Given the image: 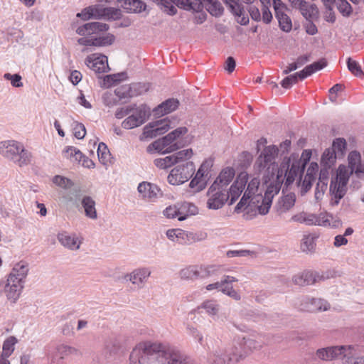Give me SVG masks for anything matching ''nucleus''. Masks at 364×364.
<instances>
[{"label":"nucleus","instance_id":"1a4fd4ad","mask_svg":"<svg viewBox=\"0 0 364 364\" xmlns=\"http://www.w3.org/2000/svg\"><path fill=\"white\" fill-rule=\"evenodd\" d=\"M195 172V166L191 161H186L174 167L167 177L168 182L173 186L183 184L188 181Z\"/></svg>","mask_w":364,"mask_h":364},{"label":"nucleus","instance_id":"ddd939ff","mask_svg":"<svg viewBox=\"0 0 364 364\" xmlns=\"http://www.w3.org/2000/svg\"><path fill=\"white\" fill-rule=\"evenodd\" d=\"M151 272L148 267H141L134 269L130 273L126 274L124 279L129 281L132 284L141 289L147 282L149 277L151 276Z\"/></svg>","mask_w":364,"mask_h":364},{"label":"nucleus","instance_id":"aec40b11","mask_svg":"<svg viewBox=\"0 0 364 364\" xmlns=\"http://www.w3.org/2000/svg\"><path fill=\"white\" fill-rule=\"evenodd\" d=\"M170 128L169 121L167 119L150 122L144 128V134L146 137L154 138L166 132Z\"/></svg>","mask_w":364,"mask_h":364},{"label":"nucleus","instance_id":"79ce46f5","mask_svg":"<svg viewBox=\"0 0 364 364\" xmlns=\"http://www.w3.org/2000/svg\"><path fill=\"white\" fill-rule=\"evenodd\" d=\"M304 171V167L300 170V166L298 163H293L290 168H289L285 176V186H289L291 185L295 178L297 176L299 172Z\"/></svg>","mask_w":364,"mask_h":364},{"label":"nucleus","instance_id":"4468645a","mask_svg":"<svg viewBox=\"0 0 364 364\" xmlns=\"http://www.w3.org/2000/svg\"><path fill=\"white\" fill-rule=\"evenodd\" d=\"M29 272V264L27 262L21 260L16 263L8 275L9 282L25 284Z\"/></svg>","mask_w":364,"mask_h":364},{"label":"nucleus","instance_id":"5fc2aeb1","mask_svg":"<svg viewBox=\"0 0 364 364\" xmlns=\"http://www.w3.org/2000/svg\"><path fill=\"white\" fill-rule=\"evenodd\" d=\"M97 155L99 161L104 165H106L109 160L110 153L107 145L101 142L98 145Z\"/></svg>","mask_w":364,"mask_h":364},{"label":"nucleus","instance_id":"052dcab7","mask_svg":"<svg viewBox=\"0 0 364 364\" xmlns=\"http://www.w3.org/2000/svg\"><path fill=\"white\" fill-rule=\"evenodd\" d=\"M193 150L192 149H187L184 150L179 151L174 154H172V157L174 159V164H178L181 161H186L187 159H189L192 155H193Z\"/></svg>","mask_w":364,"mask_h":364},{"label":"nucleus","instance_id":"20e7f679","mask_svg":"<svg viewBox=\"0 0 364 364\" xmlns=\"http://www.w3.org/2000/svg\"><path fill=\"white\" fill-rule=\"evenodd\" d=\"M0 154L20 167L30 164L32 159L31 153L16 140L0 141Z\"/></svg>","mask_w":364,"mask_h":364},{"label":"nucleus","instance_id":"e433bc0d","mask_svg":"<svg viewBox=\"0 0 364 364\" xmlns=\"http://www.w3.org/2000/svg\"><path fill=\"white\" fill-rule=\"evenodd\" d=\"M123 7L129 12L141 13L146 10V5L141 0H124Z\"/></svg>","mask_w":364,"mask_h":364},{"label":"nucleus","instance_id":"f257e3e1","mask_svg":"<svg viewBox=\"0 0 364 364\" xmlns=\"http://www.w3.org/2000/svg\"><path fill=\"white\" fill-rule=\"evenodd\" d=\"M129 360L131 364H192L191 359L174 346L151 342L138 344Z\"/></svg>","mask_w":364,"mask_h":364},{"label":"nucleus","instance_id":"7ed1b4c3","mask_svg":"<svg viewBox=\"0 0 364 364\" xmlns=\"http://www.w3.org/2000/svg\"><path fill=\"white\" fill-rule=\"evenodd\" d=\"M259 183V179L256 177H254L248 183L246 191L235 208L236 213H240L242 209L251 208L254 205L257 207L259 214L266 215L268 213L272 200L266 196L263 197L261 193H257Z\"/></svg>","mask_w":364,"mask_h":364},{"label":"nucleus","instance_id":"f3484780","mask_svg":"<svg viewBox=\"0 0 364 364\" xmlns=\"http://www.w3.org/2000/svg\"><path fill=\"white\" fill-rule=\"evenodd\" d=\"M299 309L309 312L325 311L330 309V304L323 299L305 297L302 299Z\"/></svg>","mask_w":364,"mask_h":364},{"label":"nucleus","instance_id":"49530a36","mask_svg":"<svg viewBox=\"0 0 364 364\" xmlns=\"http://www.w3.org/2000/svg\"><path fill=\"white\" fill-rule=\"evenodd\" d=\"M337 158H338V156L336 155L333 150H332L331 148L327 149L325 150L322 155L321 164L324 166L331 168L334 164Z\"/></svg>","mask_w":364,"mask_h":364},{"label":"nucleus","instance_id":"c85d7f7f","mask_svg":"<svg viewBox=\"0 0 364 364\" xmlns=\"http://www.w3.org/2000/svg\"><path fill=\"white\" fill-rule=\"evenodd\" d=\"M95 205V201L89 196H83L80 203V207L83 208L85 216L91 220H96L97 218Z\"/></svg>","mask_w":364,"mask_h":364},{"label":"nucleus","instance_id":"603ef678","mask_svg":"<svg viewBox=\"0 0 364 364\" xmlns=\"http://www.w3.org/2000/svg\"><path fill=\"white\" fill-rule=\"evenodd\" d=\"M166 236L173 242L181 243L182 240H184V237L187 236V233L181 229H170L166 231Z\"/></svg>","mask_w":364,"mask_h":364},{"label":"nucleus","instance_id":"ea45409f","mask_svg":"<svg viewBox=\"0 0 364 364\" xmlns=\"http://www.w3.org/2000/svg\"><path fill=\"white\" fill-rule=\"evenodd\" d=\"M301 7L299 11L301 15L306 19H311L318 14V9L315 4H309L306 1L301 2Z\"/></svg>","mask_w":364,"mask_h":364},{"label":"nucleus","instance_id":"9b49d317","mask_svg":"<svg viewBox=\"0 0 364 364\" xmlns=\"http://www.w3.org/2000/svg\"><path fill=\"white\" fill-rule=\"evenodd\" d=\"M156 4L161 6V9L169 15H175L177 9L173 4L178 7L187 11L196 10L191 0H153Z\"/></svg>","mask_w":364,"mask_h":364},{"label":"nucleus","instance_id":"69168bd1","mask_svg":"<svg viewBox=\"0 0 364 364\" xmlns=\"http://www.w3.org/2000/svg\"><path fill=\"white\" fill-rule=\"evenodd\" d=\"M301 71L296 73L293 75H290L286 77L282 82L281 85L282 87L285 89H289L293 84H296L298 82V80H301Z\"/></svg>","mask_w":364,"mask_h":364},{"label":"nucleus","instance_id":"dca6fc26","mask_svg":"<svg viewBox=\"0 0 364 364\" xmlns=\"http://www.w3.org/2000/svg\"><path fill=\"white\" fill-rule=\"evenodd\" d=\"M324 279L323 275L311 270H304L292 277L293 282L299 286L311 285Z\"/></svg>","mask_w":364,"mask_h":364},{"label":"nucleus","instance_id":"4c0bfd02","mask_svg":"<svg viewBox=\"0 0 364 364\" xmlns=\"http://www.w3.org/2000/svg\"><path fill=\"white\" fill-rule=\"evenodd\" d=\"M237 281L238 279L235 277L230 275H224L222 277L220 282L210 284L205 287V289L208 291L218 289L222 291L223 287H225V285L232 284L233 282H236Z\"/></svg>","mask_w":364,"mask_h":364},{"label":"nucleus","instance_id":"6e6d98bb","mask_svg":"<svg viewBox=\"0 0 364 364\" xmlns=\"http://www.w3.org/2000/svg\"><path fill=\"white\" fill-rule=\"evenodd\" d=\"M53 183L62 188L63 191L68 190L74 186L73 182L70 179L60 175L53 177Z\"/></svg>","mask_w":364,"mask_h":364},{"label":"nucleus","instance_id":"2f4dec72","mask_svg":"<svg viewBox=\"0 0 364 364\" xmlns=\"http://www.w3.org/2000/svg\"><path fill=\"white\" fill-rule=\"evenodd\" d=\"M179 105V102L176 99L171 98L162 102L154 109L155 114L164 115L173 111H175Z\"/></svg>","mask_w":364,"mask_h":364},{"label":"nucleus","instance_id":"0e129e2a","mask_svg":"<svg viewBox=\"0 0 364 364\" xmlns=\"http://www.w3.org/2000/svg\"><path fill=\"white\" fill-rule=\"evenodd\" d=\"M133 97L141 95L149 90V85L147 83H136L130 85Z\"/></svg>","mask_w":364,"mask_h":364},{"label":"nucleus","instance_id":"a19ab883","mask_svg":"<svg viewBox=\"0 0 364 364\" xmlns=\"http://www.w3.org/2000/svg\"><path fill=\"white\" fill-rule=\"evenodd\" d=\"M220 270V266L208 265L198 267L199 278L205 279L217 275Z\"/></svg>","mask_w":364,"mask_h":364},{"label":"nucleus","instance_id":"c03bdc74","mask_svg":"<svg viewBox=\"0 0 364 364\" xmlns=\"http://www.w3.org/2000/svg\"><path fill=\"white\" fill-rule=\"evenodd\" d=\"M208 4L206 5L207 10L209 13L215 16L222 15L223 12V7L220 2L218 0H203Z\"/></svg>","mask_w":364,"mask_h":364},{"label":"nucleus","instance_id":"338daca9","mask_svg":"<svg viewBox=\"0 0 364 364\" xmlns=\"http://www.w3.org/2000/svg\"><path fill=\"white\" fill-rule=\"evenodd\" d=\"M338 4L337 6L339 12L343 16H349L353 11L351 5L346 0H338Z\"/></svg>","mask_w":364,"mask_h":364},{"label":"nucleus","instance_id":"de8ad7c7","mask_svg":"<svg viewBox=\"0 0 364 364\" xmlns=\"http://www.w3.org/2000/svg\"><path fill=\"white\" fill-rule=\"evenodd\" d=\"M314 220V214H307L306 213H300L293 215L291 218V221L297 222L299 223H305L308 225H312L314 223H316Z\"/></svg>","mask_w":364,"mask_h":364},{"label":"nucleus","instance_id":"0eeeda50","mask_svg":"<svg viewBox=\"0 0 364 364\" xmlns=\"http://www.w3.org/2000/svg\"><path fill=\"white\" fill-rule=\"evenodd\" d=\"M245 358L236 346L227 348L223 345L215 346L208 357L209 364H235Z\"/></svg>","mask_w":364,"mask_h":364},{"label":"nucleus","instance_id":"4d7b16f0","mask_svg":"<svg viewBox=\"0 0 364 364\" xmlns=\"http://www.w3.org/2000/svg\"><path fill=\"white\" fill-rule=\"evenodd\" d=\"M114 94L118 101L133 97L130 85H124L117 88L114 90Z\"/></svg>","mask_w":364,"mask_h":364},{"label":"nucleus","instance_id":"393cba45","mask_svg":"<svg viewBox=\"0 0 364 364\" xmlns=\"http://www.w3.org/2000/svg\"><path fill=\"white\" fill-rule=\"evenodd\" d=\"M58 242L65 247L70 250H77L80 249L82 241L75 234H68L67 232H60L57 236Z\"/></svg>","mask_w":364,"mask_h":364},{"label":"nucleus","instance_id":"cd10ccee","mask_svg":"<svg viewBox=\"0 0 364 364\" xmlns=\"http://www.w3.org/2000/svg\"><path fill=\"white\" fill-rule=\"evenodd\" d=\"M348 166H346L350 172V175L355 172L357 175L364 173V165L361 164V156L359 152L353 151L348 156Z\"/></svg>","mask_w":364,"mask_h":364},{"label":"nucleus","instance_id":"864d4df0","mask_svg":"<svg viewBox=\"0 0 364 364\" xmlns=\"http://www.w3.org/2000/svg\"><path fill=\"white\" fill-rule=\"evenodd\" d=\"M182 279H194L199 278L198 267L196 266H189L183 269L180 272Z\"/></svg>","mask_w":364,"mask_h":364},{"label":"nucleus","instance_id":"f8f14e48","mask_svg":"<svg viewBox=\"0 0 364 364\" xmlns=\"http://www.w3.org/2000/svg\"><path fill=\"white\" fill-rule=\"evenodd\" d=\"M82 191L79 186H73L66 191H60V200L68 208L75 207L80 210Z\"/></svg>","mask_w":364,"mask_h":364},{"label":"nucleus","instance_id":"f03ea898","mask_svg":"<svg viewBox=\"0 0 364 364\" xmlns=\"http://www.w3.org/2000/svg\"><path fill=\"white\" fill-rule=\"evenodd\" d=\"M277 153L278 149L275 146L265 147L258 156L255 167L258 172H262L266 169L269 178L275 177L278 182H283L290 166V159H288L287 161H284L278 167V165L274 162Z\"/></svg>","mask_w":364,"mask_h":364},{"label":"nucleus","instance_id":"c756f323","mask_svg":"<svg viewBox=\"0 0 364 364\" xmlns=\"http://www.w3.org/2000/svg\"><path fill=\"white\" fill-rule=\"evenodd\" d=\"M296 195L294 193H289L279 200L276 208L279 214H283L291 210L295 205Z\"/></svg>","mask_w":364,"mask_h":364},{"label":"nucleus","instance_id":"9d476101","mask_svg":"<svg viewBox=\"0 0 364 364\" xmlns=\"http://www.w3.org/2000/svg\"><path fill=\"white\" fill-rule=\"evenodd\" d=\"M237 343L241 348V351L239 353L245 355V358L248 354L261 350L265 342L262 335L253 333L243 336L242 338H238Z\"/></svg>","mask_w":364,"mask_h":364},{"label":"nucleus","instance_id":"b1692460","mask_svg":"<svg viewBox=\"0 0 364 364\" xmlns=\"http://www.w3.org/2000/svg\"><path fill=\"white\" fill-rule=\"evenodd\" d=\"M109 26L107 23L101 22H90L79 26L76 33L80 36H91L100 32L107 31Z\"/></svg>","mask_w":364,"mask_h":364},{"label":"nucleus","instance_id":"09e8293b","mask_svg":"<svg viewBox=\"0 0 364 364\" xmlns=\"http://www.w3.org/2000/svg\"><path fill=\"white\" fill-rule=\"evenodd\" d=\"M17 343V339L14 336L9 337L3 344L2 356L5 358L9 357L14 350V345Z\"/></svg>","mask_w":364,"mask_h":364},{"label":"nucleus","instance_id":"412c9836","mask_svg":"<svg viewBox=\"0 0 364 364\" xmlns=\"http://www.w3.org/2000/svg\"><path fill=\"white\" fill-rule=\"evenodd\" d=\"M341 356L338 359L343 364H364V357L359 355L358 350L352 346H341Z\"/></svg>","mask_w":364,"mask_h":364},{"label":"nucleus","instance_id":"473e14b6","mask_svg":"<svg viewBox=\"0 0 364 364\" xmlns=\"http://www.w3.org/2000/svg\"><path fill=\"white\" fill-rule=\"evenodd\" d=\"M204 310L205 312L210 316H215L218 314L220 306L216 300L207 299L203 301L198 306V310L201 312L200 310Z\"/></svg>","mask_w":364,"mask_h":364},{"label":"nucleus","instance_id":"37998d69","mask_svg":"<svg viewBox=\"0 0 364 364\" xmlns=\"http://www.w3.org/2000/svg\"><path fill=\"white\" fill-rule=\"evenodd\" d=\"M64 157L70 159L72 161L80 162L83 157V154L74 146H67L63 151Z\"/></svg>","mask_w":364,"mask_h":364},{"label":"nucleus","instance_id":"680f3d73","mask_svg":"<svg viewBox=\"0 0 364 364\" xmlns=\"http://www.w3.org/2000/svg\"><path fill=\"white\" fill-rule=\"evenodd\" d=\"M173 161L174 159L172 157L171 155H170L166 156L165 158L156 159L154 161V164L156 167L161 169H166L175 164Z\"/></svg>","mask_w":364,"mask_h":364},{"label":"nucleus","instance_id":"c9c22d12","mask_svg":"<svg viewBox=\"0 0 364 364\" xmlns=\"http://www.w3.org/2000/svg\"><path fill=\"white\" fill-rule=\"evenodd\" d=\"M327 65V61L325 58H321L317 62H314V63L306 66L301 71V80H304L308 76H310L315 72L325 68Z\"/></svg>","mask_w":364,"mask_h":364},{"label":"nucleus","instance_id":"7c9ffc66","mask_svg":"<svg viewBox=\"0 0 364 364\" xmlns=\"http://www.w3.org/2000/svg\"><path fill=\"white\" fill-rule=\"evenodd\" d=\"M209 168L210 163L208 161H205L200 165L195 177L190 182V186L191 188H194L197 186H199V188H201L204 186L205 179H204L203 177L205 174H208Z\"/></svg>","mask_w":364,"mask_h":364},{"label":"nucleus","instance_id":"6e6552de","mask_svg":"<svg viewBox=\"0 0 364 364\" xmlns=\"http://www.w3.org/2000/svg\"><path fill=\"white\" fill-rule=\"evenodd\" d=\"M133 110L122 122V127L126 129L138 127L146 122L151 115L150 108L145 104L137 106L133 104Z\"/></svg>","mask_w":364,"mask_h":364},{"label":"nucleus","instance_id":"8fccbe9b","mask_svg":"<svg viewBox=\"0 0 364 364\" xmlns=\"http://www.w3.org/2000/svg\"><path fill=\"white\" fill-rule=\"evenodd\" d=\"M115 37L111 33H107L104 36H100L92 38L93 46L102 47L112 45L114 41Z\"/></svg>","mask_w":364,"mask_h":364},{"label":"nucleus","instance_id":"423d86ee","mask_svg":"<svg viewBox=\"0 0 364 364\" xmlns=\"http://www.w3.org/2000/svg\"><path fill=\"white\" fill-rule=\"evenodd\" d=\"M350 172L345 165H340L336 171L335 176H332L329 192L331 196V204L338 205L340 200L347 193V184L349 181Z\"/></svg>","mask_w":364,"mask_h":364},{"label":"nucleus","instance_id":"f704fd0d","mask_svg":"<svg viewBox=\"0 0 364 364\" xmlns=\"http://www.w3.org/2000/svg\"><path fill=\"white\" fill-rule=\"evenodd\" d=\"M179 220H186L188 217L196 215L198 213V207L193 203L189 202H183L179 204Z\"/></svg>","mask_w":364,"mask_h":364},{"label":"nucleus","instance_id":"5701e85b","mask_svg":"<svg viewBox=\"0 0 364 364\" xmlns=\"http://www.w3.org/2000/svg\"><path fill=\"white\" fill-rule=\"evenodd\" d=\"M235 175V171L233 168L227 167L223 169L218 177L210 186V191L216 190L215 188L226 190L225 188L232 181Z\"/></svg>","mask_w":364,"mask_h":364},{"label":"nucleus","instance_id":"bb28decb","mask_svg":"<svg viewBox=\"0 0 364 364\" xmlns=\"http://www.w3.org/2000/svg\"><path fill=\"white\" fill-rule=\"evenodd\" d=\"M341 346L327 347L318 349L316 352L314 360L316 358L323 360L329 361L333 359L339 358L341 356Z\"/></svg>","mask_w":364,"mask_h":364},{"label":"nucleus","instance_id":"a211bd4d","mask_svg":"<svg viewBox=\"0 0 364 364\" xmlns=\"http://www.w3.org/2000/svg\"><path fill=\"white\" fill-rule=\"evenodd\" d=\"M249 176L245 171H242L236 178L235 181L230 186L229 191L227 192L230 198L229 205L233 204L235 200L240 196L247 181Z\"/></svg>","mask_w":364,"mask_h":364},{"label":"nucleus","instance_id":"39448f33","mask_svg":"<svg viewBox=\"0 0 364 364\" xmlns=\"http://www.w3.org/2000/svg\"><path fill=\"white\" fill-rule=\"evenodd\" d=\"M187 132L188 129L186 127H178L166 136L154 141L151 145L155 150L163 154L173 152L187 144L183 139L180 138Z\"/></svg>","mask_w":364,"mask_h":364},{"label":"nucleus","instance_id":"6ab92c4d","mask_svg":"<svg viewBox=\"0 0 364 364\" xmlns=\"http://www.w3.org/2000/svg\"><path fill=\"white\" fill-rule=\"evenodd\" d=\"M85 64L97 73H106L109 70L107 57L104 55L92 54L86 58Z\"/></svg>","mask_w":364,"mask_h":364},{"label":"nucleus","instance_id":"72a5a7b5","mask_svg":"<svg viewBox=\"0 0 364 364\" xmlns=\"http://www.w3.org/2000/svg\"><path fill=\"white\" fill-rule=\"evenodd\" d=\"M114 9L112 8H105L102 12H99L97 8L88 7L82 11L81 13L77 14V16L80 17L83 20H87L92 16H109Z\"/></svg>","mask_w":364,"mask_h":364},{"label":"nucleus","instance_id":"a18cd8bd","mask_svg":"<svg viewBox=\"0 0 364 364\" xmlns=\"http://www.w3.org/2000/svg\"><path fill=\"white\" fill-rule=\"evenodd\" d=\"M315 241L312 236L306 235L303 237L301 242V250L306 254H312L315 250Z\"/></svg>","mask_w":364,"mask_h":364},{"label":"nucleus","instance_id":"58836bf2","mask_svg":"<svg viewBox=\"0 0 364 364\" xmlns=\"http://www.w3.org/2000/svg\"><path fill=\"white\" fill-rule=\"evenodd\" d=\"M284 11L275 14V16L278 20L281 30L284 32H289L292 28V23L289 16Z\"/></svg>","mask_w":364,"mask_h":364},{"label":"nucleus","instance_id":"bf43d9fd","mask_svg":"<svg viewBox=\"0 0 364 364\" xmlns=\"http://www.w3.org/2000/svg\"><path fill=\"white\" fill-rule=\"evenodd\" d=\"M347 66L348 69L356 77H362L364 76V73L363 72L360 65L359 63L351 59V58H348L347 60Z\"/></svg>","mask_w":364,"mask_h":364},{"label":"nucleus","instance_id":"13d9d810","mask_svg":"<svg viewBox=\"0 0 364 364\" xmlns=\"http://www.w3.org/2000/svg\"><path fill=\"white\" fill-rule=\"evenodd\" d=\"M105 348L110 353H115L120 348V342L116 337H109L105 342Z\"/></svg>","mask_w":364,"mask_h":364},{"label":"nucleus","instance_id":"3c124183","mask_svg":"<svg viewBox=\"0 0 364 364\" xmlns=\"http://www.w3.org/2000/svg\"><path fill=\"white\" fill-rule=\"evenodd\" d=\"M335 151L338 158L343 156L346 149V141L343 138H337L333 141L332 147L331 148Z\"/></svg>","mask_w":364,"mask_h":364},{"label":"nucleus","instance_id":"e2e57ef3","mask_svg":"<svg viewBox=\"0 0 364 364\" xmlns=\"http://www.w3.org/2000/svg\"><path fill=\"white\" fill-rule=\"evenodd\" d=\"M103 104L108 107H112L117 105L118 100L114 93L107 91L102 96Z\"/></svg>","mask_w":364,"mask_h":364},{"label":"nucleus","instance_id":"4be33fe9","mask_svg":"<svg viewBox=\"0 0 364 364\" xmlns=\"http://www.w3.org/2000/svg\"><path fill=\"white\" fill-rule=\"evenodd\" d=\"M137 190L142 198L150 201H154L161 195V190L156 185L146 181L140 183Z\"/></svg>","mask_w":364,"mask_h":364},{"label":"nucleus","instance_id":"a878e982","mask_svg":"<svg viewBox=\"0 0 364 364\" xmlns=\"http://www.w3.org/2000/svg\"><path fill=\"white\" fill-rule=\"evenodd\" d=\"M23 288V284L9 282V279H7L6 284L4 287V293L7 299L11 304H16L20 298Z\"/></svg>","mask_w":364,"mask_h":364},{"label":"nucleus","instance_id":"774afa93","mask_svg":"<svg viewBox=\"0 0 364 364\" xmlns=\"http://www.w3.org/2000/svg\"><path fill=\"white\" fill-rule=\"evenodd\" d=\"M4 78L11 81V84L14 87H23V82H21L22 77L19 74H11L5 73Z\"/></svg>","mask_w":364,"mask_h":364},{"label":"nucleus","instance_id":"2eb2a0df","mask_svg":"<svg viewBox=\"0 0 364 364\" xmlns=\"http://www.w3.org/2000/svg\"><path fill=\"white\" fill-rule=\"evenodd\" d=\"M216 189L213 191H210V187L208 189V196L209 198L207 201L208 209L218 210L221 208L229 198L227 190Z\"/></svg>","mask_w":364,"mask_h":364}]
</instances>
